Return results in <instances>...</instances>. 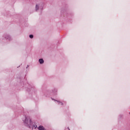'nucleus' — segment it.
<instances>
[{
  "mask_svg": "<svg viewBox=\"0 0 130 130\" xmlns=\"http://www.w3.org/2000/svg\"><path fill=\"white\" fill-rule=\"evenodd\" d=\"M69 130H71V129H70V128H69Z\"/></svg>",
  "mask_w": 130,
  "mask_h": 130,
  "instance_id": "9",
  "label": "nucleus"
},
{
  "mask_svg": "<svg viewBox=\"0 0 130 130\" xmlns=\"http://www.w3.org/2000/svg\"><path fill=\"white\" fill-rule=\"evenodd\" d=\"M52 100H54V101H56L55 100H54V99H52ZM57 101V102H58L59 105L61 104V105H63V104L62 102H60L58 101Z\"/></svg>",
  "mask_w": 130,
  "mask_h": 130,
  "instance_id": "4",
  "label": "nucleus"
},
{
  "mask_svg": "<svg viewBox=\"0 0 130 130\" xmlns=\"http://www.w3.org/2000/svg\"><path fill=\"white\" fill-rule=\"evenodd\" d=\"M37 127V125L35 126V128H36Z\"/></svg>",
  "mask_w": 130,
  "mask_h": 130,
  "instance_id": "7",
  "label": "nucleus"
},
{
  "mask_svg": "<svg viewBox=\"0 0 130 130\" xmlns=\"http://www.w3.org/2000/svg\"><path fill=\"white\" fill-rule=\"evenodd\" d=\"M33 37H34L33 35H29V38H30L31 39H32V38H33Z\"/></svg>",
  "mask_w": 130,
  "mask_h": 130,
  "instance_id": "6",
  "label": "nucleus"
},
{
  "mask_svg": "<svg viewBox=\"0 0 130 130\" xmlns=\"http://www.w3.org/2000/svg\"><path fill=\"white\" fill-rule=\"evenodd\" d=\"M5 38L6 39H8V40H11V37H10V36H8V35L6 36L5 37Z\"/></svg>",
  "mask_w": 130,
  "mask_h": 130,
  "instance_id": "3",
  "label": "nucleus"
},
{
  "mask_svg": "<svg viewBox=\"0 0 130 130\" xmlns=\"http://www.w3.org/2000/svg\"><path fill=\"white\" fill-rule=\"evenodd\" d=\"M39 61L41 64L44 63V60L43 59H39Z\"/></svg>",
  "mask_w": 130,
  "mask_h": 130,
  "instance_id": "2",
  "label": "nucleus"
},
{
  "mask_svg": "<svg viewBox=\"0 0 130 130\" xmlns=\"http://www.w3.org/2000/svg\"><path fill=\"white\" fill-rule=\"evenodd\" d=\"M39 9V6L38 5H37L36 6V10L38 11Z\"/></svg>",
  "mask_w": 130,
  "mask_h": 130,
  "instance_id": "5",
  "label": "nucleus"
},
{
  "mask_svg": "<svg viewBox=\"0 0 130 130\" xmlns=\"http://www.w3.org/2000/svg\"><path fill=\"white\" fill-rule=\"evenodd\" d=\"M22 120L25 124L26 126L28 127H30V124H31V118L29 116H24L22 118Z\"/></svg>",
  "mask_w": 130,
  "mask_h": 130,
  "instance_id": "1",
  "label": "nucleus"
},
{
  "mask_svg": "<svg viewBox=\"0 0 130 130\" xmlns=\"http://www.w3.org/2000/svg\"><path fill=\"white\" fill-rule=\"evenodd\" d=\"M28 67H29V66L27 65V67H26V69H28Z\"/></svg>",
  "mask_w": 130,
  "mask_h": 130,
  "instance_id": "8",
  "label": "nucleus"
}]
</instances>
